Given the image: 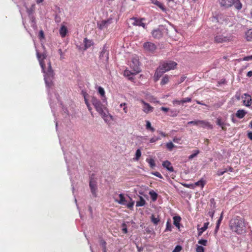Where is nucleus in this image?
Listing matches in <instances>:
<instances>
[{
	"instance_id": "f257e3e1",
	"label": "nucleus",
	"mask_w": 252,
	"mask_h": 252,
	"mask_svg": "<svg viewBox=\"0 0 252 252\" xmlns=\"http://www.w3.org/2000/svg\"><path fill=\"white\" fill-rule=\"evenodd\" d=\"M36 54L41 66L42 72L44 75V80L46 87L48 90V94L50 95V90L53 89L54 86L53 80L55 73L51 66V63L49 59H47L46 53L40 54L36 50Z\"/></svg>"
},
{
	"instance_id": "f03ea898",
	"label": "nucleus",
	"mask_w": 252,
	"mask_h": 252,
	"mask_svg": "<svg viewBox=\"0 0 252 252\" xmlns=\"http://www.w3.org/2000/svg\"><path fill=\"white\" fill-rule=\"evenodd\" d=\"M91 102L96 111L101 116L104 121L108 123L113 120L112 116L110 114L109 111L105 104H103L99 99L94 96L91 97Z\"/></svg>"
},
{
	"instance_id": "7ed1b4c3",
	"label": "nucleus",
	"mask_w": 252,
	"mask_h": 252,
	"mask_svg": "<svg viewBox=\"0 0 252 252\" xmlns=\"http://www.w3.org/2000/svg\"><path fill=\"white\" fill-rule=\"evenodd\" d=\"M247 223L244 218L236 216L231 219L229 221L230 230L237 234H242L246 232Z\"/></svg>"
},
{
	"instance_id": "20e7f679",
	"label": "nucleus",
	"mask_w": 252,
	"mask_h": 252,
	"mask_svg": "<svg viewBox=\"0 0 252 252\" xmlns=\"http://www.w3.org/2000/svg\"><path fill=\"white\" fill-rule=\"evenodd\" d=\"M212 35L213 36V42L215 43L220 44L227 42L231 40V36L229 34L220 28H216L214 29Z\"/></svg>"
},
{
	"instance_id": "39448f33",
	"label": "nucleus",
	"mask_w": 252,
	"mask_h": 252,
	"mask_svg": "<svg viewBox=\"0 0 252 252\" xmlns=\"http://www.w3.org/2000/svg\"><path fill=\"white\" fill-rule=\"evenodd\" d=\"M219 2L221 7L225 8L233 5L238 10H240L242 8V4L240 0H219Z\"/></svg>"
},
{
	"instance_id": "423d86ee",
	"label": "nucleus",
	"mask_w": 252,
	"mask_h": 252,
	"mask_svg": "<svg viewBox=\"0 0 252 252\" xmlns=\"http://www.w3.org/2000/svg\"><path fill=\"white\" fill-rule=\"evenodd\" d=\"M143 48L145 53L153 54L157 49V46L153 42L146 41L143 44Z\"/></svg>"
},
{
	"instance_id": "0eeeda50",
	"label": "nucleus",
	"mask_w": 252,
	"mask_h": 252,
	"mask_svg": "<svg viewBox=\"0 0 252 252\" xmlns=\"http://www.w3.org/2000/svg\"><path fill=\"white\" fill-rule=\"evenodd\" d=\"M167 30L163 26L160 25L158 28L152 31L151 33L153 37L155 39H160L165 32Z\"/></svg>"
},
{
	"instance_id": "6e6552de",
	"label": "nucleus",
	"mask_w": 252,
	"mask_h": 252,
	"mask_svg": "<svg viewBox=\"0 0 252 252\" xmlns=\"http://www.w3.org/2000/svg\"><path fill=\"white\" fill-rule=\"evenodd\" d=\"M177 65V63L173 61L163 62L159 64V66L166 72L174 69Z\"/></svg>"
},
{
	"instance_id": "1a4fd4ad",
	"label": "nucleus",
	"mask_w": 252,
	"mask_h": 252,
	"mask_svg": "<svg viewBox=\"0 0 252 252\" xmlns=\"http://www.w3.org/2000/svg\"><path fill=\"white\" fill-rule=\"evenodd\" d=\"M107 48L106 44L104 45L99 55V59L104 63H107L109 60V51Z\"/></svg>"
},
{
	"instance_id": "9d476101",
	"label": "nucleus",
	"mask_w": 252,
	"mask_h": 252,
	"mask_svg": "<svg viewBox=\"0 0 252 252\" xmlns=\"http://www.w3.org/2000/svg\"><path fill=\"white\" fill-rule=\"evenodd\" d=\"M130 67L134 71V73L137 74L141 71L140 63L136 58H133L130 64Z\"/></svg>"
},
{
	"instance_id": "9b49d317",
	"label": "nucleus",
	"mask_w": 252,
	"mask_h": 252,
	"mask_svg": "<svg viewBox=\"0 0 252 252\" xmlns=\"http://www.w3.org/2000/svg\"><path fill=\"white\" fill-rule=\"evenodd\" d=\"M89 187L90 188L91 193L93 196L94 197L97 196V186L96 182L91 178L89 182Z\"/></svg>"
},
{
	"instance_id": "f8f14e48",
	"label": "nucleus",
	"mask_w": 252,
	"mask_h": 252,
	"mask_svg": "<svg viewBox=\"0 0 252 252\" xmlns=\"http://www.w3.org/2000/svg\"><path fill=\"white\" fill-rule=\"evenodd\" d=\"M112 23V18H109L107 20H102L97 23V27L100 30L107 29L108 26Z\"/></svg>"
},
{
	"instance_id": "ddd939ff",
	"label": "nucleus",
	"mask_w": 252,
	"mask_h": 252,
	"mask_svg": "<svg viewBox=\"0 0 252 252\" xmlns=\"http://www.w3.org/2000/svg\"><path fill=\"white\" fill-rule=\"evenodd\" d=\"M140 102L143 104L142 110L146 114L149 113L153 111L154 108L149 103L146 102L144 100L141 99Z\"/></svg>"
},
{
	"instance_id": "4468645a",
	"label": "nucleus",
	"mask_w": 252,
	"mask_h": 252,
	"mask_svg": "<svg viewBox=\"0 0 252 252\" xmlns=\"http://www.w3.org/2000/svg\"><path fill=\"white\" fill-rule=\"evenodd\" d=\"M165 72H166V71L164 69H162V68L159 65L157 68L154 76L155 81H158Z\"/></svg>"
},
{
	"instance_id": "2eb2a0df",
	"label": "nucleus",
	"mask_w": 252,
	"mask_h": 252,
	"mask_svg": "<svg viewBox=\"0 0 252 252\" xmlns=\"http://www.w3.org/2000/svg\"><path fill=\"white\" fill-rule=\"evenodd\" d=\"M242 98H244L243 104L247 107L251 106L252 102V99L251 96L248 94H244L242 96Z\"/></svg>"
},
{
	"instance_id": "dca6fc26",
	"label": "nucleus",
	"mask_w": 252,
	"mask_h": 252,
	"mask_svg": "<svg viewBox=\"0 0 252 252\" xmlns=\"http://www.w3.org/2000/svg\"><path fill=\"white\" fill-rule=\"evenodd\" d=\"M198 126H199L203 128L207 127L209 129H212L213 128L212 126L209 122L204 120H198Z\"/></svg>"
},
{
	"instance_id": "f3484780",
	"label": "nucleus",
	"mask_w": 252,
	"mask_h": 252,
	"mask_svg": "<svg viewBox=\"0 0 252 252\" xmlns=\"http://www.w3.org/2000/svg\"><path fill=\"white\" fill-rule=\"evenodd\" d=\"M162 166L168 171L172 172L174 171L173 167L172 166L171 162L168 160H165L162 162Z\"/></svg>"
},
{
	"instance_id": "a211bd4d",
	"label": "nucleus",
	"mask_w": 252,
	"mask_h": 252,
	"mask_svg": "<svg viewBox=\"0 0 252 252\" xmlns=\"http://www.w3.org/2000/svg\"><path fill=\"white\" fill-rule=\"evenodd\" d=\"M151 2L152 3H154V4L158 6L160 9H161V10L163 12L166 11V8L164 6L163 3H161L158 0H151Z\"/></svg>"
},
{
	"instance_id": "6ab92c4d",
	"label": "nucleus",
	"mask_w": 252,
	"mask_h": 252,
	"mask_svg": "<svg viewBox=\"0 0 252 252\" xmlns=\"http://www.w3.org/2000/svg\"><path fill=\"white\" fill-rule=\"evenodd\" d=\"M133 19L135 20V22L133 23L134 25L141 26L144 29L147 28L146 24L142 22L143 19H138L136 18H133Z\"/></svg>"
},
{
	"instance_id": "aec40b11",
	"label": "nucleus",
	"mask_w": 252,
	"mask_h": 252,
	"mask_svg": "<svg viewBox=\"0 0 252 252\" xmlns=\"http://www.w3.org/2000/svg\"><path fill=\"white\" fill-rule=\"evenodd\" d=\"M119 196L120 197V199H115V201L118 203L119 204L123 205L126 204V202H127V200L126 199V198L125 197L124 194L120 193L119 194Z\"/></svg>"
},
{
	"instance_id": "412c9836",
	"label": "nucleus",
	"mask_w": 252,
	"mask_h": 252,
	"mask_svg": "<svg viewBox=\"0 0 252 252\" xmlns=\"http://www.w3.org/2000/svg\"><path fill=\"white\" fill-rule=\"evenodd\" d=\"M247 112L243 109L238 110L236 113V116L239 119L243 118L247 114Z\"/></svg>"
},
{
	"instance_id": "4be33fe9",
	"label": "nucleus",
	"mask_w": 252,
	"mask_h": 252,
	"mask_svg": "<svg viewBox=\"0 0 252 252\" xmlns=\"http://www.w3.org/2000/svg\"><path fill=\"white\" fill-rule=\"evenodd\" d=\"M84 50H86L90 48L93 44V42L92 40L88 39L87 38H85L84 39Z\"/></svg>"
},
{
	"instance_id": "5701e85b",
	"label": "nucleus",
	"mask_w": 252,
	"mask_h": 252,
	"mask_svg": "<svg viewBox=\"0 0 252 252\" xmlns=\"http://www.w3.org/2000/svg\"><path fill=\"white\" fill-rule=\"evenodd\" d=\"M206 184V181L203 178L200 179L198 181L195 182L193 184L194 185V188L197 186H199L203 189Z\"/></svg>"
},
{
	"instance_id": "b1692460",
	"label": "nucleus",
	"mask_w": 252,
	"mask_h": 252,
	"mask_svg": "<svg viewBox=\"0 0 252 252\" xmlns=\"http://www.w3.org/2000/svg\"><path fill=\"white\" fill-rule=\"evenodd\" d=\"M67 32V28L65 26L63 25L60 29V34L61 36L62 37H64L66 35Z\"/></svg>"
},
{
	"instance_id": "393cba45",
	"label": "nucleus",
	"mask_w": 252,
	"mask_h": 252,
	"mask_svg": "<svg viewBox=\"0 0 252 252\" xmlns=\"http://www.w3.org/2000/svg\"><path fill=\"white\" fill-rule=\"evenodd\" d=\"M181 218L180 216H174L173 217V224L178 228L180 227V222Z\"/></svg>"
},
{
	"instance_id": "a878e982",
	"label": "nucleus",
	"mask_w": 252,
	"mask_h": 252,
	"mask_svg": "<svg viewBox=\"0 0 252 252\" xmlns=\"http://www.w3.org/2000/svg\"><path fill=\"white\" fill-rule=\"evenodd\" d=\"M146 201L141 196H139V200L136 202V206L137 207H141L145 205Z\"/></svg>"
},
{
	"instance_id": "bb28decb",
	"label": "nucleus",
	"mask_w": 252,
	"mask_h": 252,
	"mask_svg": "<svg viewBox=\"0 0 252 252\" xmlns=\"http://www.w3.org/2000/svg\"><path fill=\"white\" fill-rule=\"evenodd\" d=\"M149 194H150L153 201H155L157 200L158 195V193L153 190L150 191Z\"/></svg>"
},
{
	"instance_id": "cd10ccee",
	"label": "nucleus",
	"mask_w": 252,
	"mask_h": 252,
	"mask_svg": "<svg viewBox=\"0 0 252 252\" xmlns=\"http://www.w3.org/2000/svg\"><path fill=\"white\" fill-rule=\"evenodd\" d=\"M169 81V77L167 75H165L162 78L161 82H160V85L163 86L164 85L168 83Z\"/></svg>"
},
{
	"instance_id": "c85d7f7f",
	"label": "nucleus",
	"mask_w": 252,
	"mask_h": 252,
	"mask_svg": "<svg viewBox=\"0 0 252 252\" xmlns=\"http://www.w3.org/2000/svg\"><path fill=\"white\" fill-rule=\"evenodd\" d=\"M128 198L129 199V201L128 202H126V204H125V206H126V207L129 209H131L133 208L134 204V201L132 200V198L128 196Z\"/></svg>"
},
{
	"instance_id": "c756f323",
	"label": "nucleus",
	"mask_w": 252,
	"mask_h": 252,
	"mask_svg": "<svg viewBox=\"0 0 252 252\" xmlns=\"http://www.w3.org/2000/svg\"><path fill=\"white\" fill-rule=\"evenodd\" d=\"M246 38L248 41L252 40V29L249 30L246 33Z\"/></svg>"
},
{
	"instance_id": "7c9ffc66",
	"label": "nucleus",
	"mask_w": 252,
	"mask_h": 252,
	"mask_svg": "<svg viewBox=\"0 0 252 252\" xmlns=\"http://www.w3.org/2000/svg\"><path fill=\"white\" fill-rule=\"evenodd\" d=\"M172 226L171 223V221L170 220H168L166 222V228L165 229V232L166 231H172Z\"/></svg>"
},
{
	"instance_id": "2f4dec72",
	"label": "nucleus",
	"mask_w": 252,
	"mask_h": 252,
	"mask_svg": "<svg viewBox=\"0 0 252 252\" xmlns=\"http://www.w3.org/2000/svg\"><path fill=\"white\" fill-rule=\"evenodd\" d=\"M146 161L149 164L151 168H153L156 166L155 162L153 158H147Z\"/></svg>"
},
{
	"instance_id": "473e14b6",
	"label": "nucleus",
	"mask_w": 252,
	"mask_h": 252,
	"mask_svg": "<svg viewBox=\"0 0 252 252\" xmlns=\"http://www.w3.org/2000/svg\"><path fill=\"white\" fill-rule=\"evenodd\" d=\"M216 124L217 125L221 127L222 129H224V126L225 123L223 122L220 118H218L216 121Z\"/></svg>"
},
{
	"instance_id": "72a5a7b5",
	"label": "nucleus",
	"mask_w": 252,
	"mask_h": 252,
	"mask_svg": "<svg viewBox=\"0 0 252 252\" xmlns=\"http://www.w3.org/2000/svg\"><path fill=\"white\" fill-rule=\"evenodd\" d=\"M100 245L102 247V251L103 252H106V242L103 239L100 240Z\"/></svg>"
},
{
	"instance_id": "f704fd0d",
	"label": "nucleus",
	"mask_w": 252,
	"mask_h": 252,
	"mask_svg": "<svg viewBox=\"0 0 252 252\" xmlns=\"http://www.w3.org/2000/svg\"><path fill=\"white\" fill-rule=\"evenodd\" d=\"M146 128L147 129L150 130L152 132H154L155 129L151 126V124L149 121H146Z\"/></svg>"
},
{
	"instance_id": "c9c22d12",
	"label": "nucleus",
	"mask_w": 252,
	"mask_h": 252,
	"mask_svg": "<svg viewBox=\"0 0 252 252\" xmlns=\"http://www.w3.org/2000/svg\"><path fill=\"white\" fill-rule=\"evenodd\" d=\"M179 112V111L176 109L171 110L169 112V115L171 117H176L178 115Z\"/></svg>"
},
{
	"instance_id": "e433bc0d",
	"label": "nucleus",
	"mask_w": 252,
	"mask_h": 252,
	"mask_svg": "<svg viewBox=\"0 0 252 252\" xmlns=\"http://www.w3.org/2000/svg\"><path fill=\"white\" fill-rule=\"evenodd\" d=\"M209 205L210 207L209 208H216V203L215 202L214 198H211L210 200Z\"/></svg>"
},
{
	"instance_id": "4c0bfd02",
	"label": "nucleus",
	"mask_w": 252,
	"mask_h": 252,
	"mask_svg": "<svg viewBox=\"0 0 252 252\" xmlns=\"http://www.w3.org/2000/svg\"><path fill=\"white\" fill-rule=\"evenodd\" d=\"M141 150L139 149H138L136 151L135 157L134 158V160H136V161L138 160L140 157H141Z\"/></svg>"
},
{
	"instance_id": "58836bf2",
	"label": "nucleus",
	"mask_w": 252,
	"mask_h": 252,
	"mask_svg": "<svg viewBox=\"0 0 252 252\" xmlns=\"http://www.w3.org/2000/svg\"><path fill=\"white\" fill-rule=\"evenodd\" d=\"M132 74H135V73H134V72H131L129 70H126L125 71H124V75L125 76H126V77H128V79L129 80H131L132 79V77H130V76L132 75Z\"/></svg>"
},
{
	"instance_id": "ea45409f",
	"label": "nucleus",
	"mask_w": 252,
	"mask_h": 252,
	"mask_svg": "<svg viewBox=\"0 0 252 252\" xmlns=\"http://www.w3.org/2000/svg\"><path fill=\"white\" fill-rule=\"evenodd\" d=\"M151 221L155 225H157L159 221V219L158 218H156L154 215L151 216Z\"/></svg>"
},
{
	"instance_id": "a19ab883",
	"label": "nucleus",
	"mask_w": 252,
	"mask_h": 252,
	"mask_svg": "<svg viewBox=\"0 0 252 252\" xmlns=\"http://www.w3.org/2000/svg\"><path fill=\"white\" fill-rule=\"evenodd\" d=\"M223 102L219 101L217 103H214L212 106L214 108V109H218V108H220L222 105Z\"/></svg>"
},
{
	"instance_id": "79ce46f5",
	"label": "nucleus",
	"mask_w": 252,
	"mask_h": 252,
	"mask_svg": "<svg viewBox=\"0 0 252 252\" xmlns=\"http://www.w3.org/2000/svg\"><path fill=\"white\" fill-rule=\"evenodd\" d=\"M97 91L102 97L105 96V91L102 87L100 86L98 87Z\"/></svg>"
},
{
	"instance_id": "37998d69",
	"label": "nucleus",
	"mask_w": 252,
	"mask_h": 252,
	"mask_svg": "<svg viewBox=\"0 0 252 252\" xmlns=\"http://www.w3.org/2000/svg\"><path fill=\"white\" fill-rule=\"evenodd\" d=\"M199 153V150H195V151H193V153L191 154L189 157V159H191L192 158H195V157L197 156V155Z\"/></svg>"
},
{
	"instance_id": "c03bdc74",
	"label": "nucleus",
	"mask_w": 252,
	"mask_h": 252,
	"mask_svg": "<svg viewBox=\"0 0 252 252\" xmlns=\"http://www.w3.org/2000/svg\"><path fill=\"white\" fill-rule=\"evenodd\" d=\"M216 208H209L208 215L212 219L215 213Z\"/></svg>"
},
{
	"instance_id": "a18cd8bd",
	"label": "nucleus",
	"mask_w": 252,
	"mask_h": 252,
	"mask_svg": "<svg viewBox=\"0 0 252 252\" xmlns=\"http://www.w3.org/2000/svg\"><path fill=\"white\" fill-rule=\"evenodd\" d=\"M166 146L169 151H172L173 148L174 147V145L172 142H170L166 143Z\"/></svg>"
},
{
	"instance_id": "49530a36",
	"label": "nucleus",
	"mask_w": 252,
	"mask_h": 252,
	"mask_svg": "<svg viewBox=\"0 0 252 252\" xmlns=\"http://www.w3.org/2000/svg\"><path fill=\"white\" fill-rule=\"evenodd\" d=\"M227 171V168H225L224 169H220L218 170L217 171V175L218 176H221L224 173L226 172Z\"/></svg>"
},
{
	"instance_id": "de8ad7c7",
	"label": "nucleus",
	"mask_w": 252,
	"mask_h": 252,
	"mask_svg": "<svg viewBox=\"0 0 252 252\" xmlns=\"http://www.w3.org/2000/svg\"><path fill=\"white\" fill-rule=\"evenodd\" d=\"M38 38L40 40H42L43 39H45V35H44V32L43 31V30H41L39 32V34H38Z\"/></svg>"
},
{
	"instance_id": "09e8293b",
	"label": "nucleus",
	"mask_w": 252,
	"mask_h": 252,
	"mask_svg": "<svg viewBox=\"0 0 252 252\" xmlns=\"http://www.w3.org/2000/svg\"><path fill=\"white\" fill-rule=\"evenodd\" d=\"M120 107L121 108H123V110L125 113H126L127 112V108L126 107V103H122L120 104Z\"/></svg>"
},
{
	"instance_id": "8fccbe9b",
	"label": "nucleus",
	"mask_w": 252,
	"mask_h": 252,
	"mask_svg": "<svg viewBox=\"0 0 252 252\" xmlns=\"http://www.w3.org/2000/svg\"><path fill=\"white\" fill-rule=\"evenodd\" d=\"M198 243L203 246H206L207 244V241L205 239H200L198 241Z\"/></svg>"
},
{
	"instance_id": "3c124183",
	"label": "nucleus",
	"mask_w": 252,
	"mask_h": 252,
	"mask_svg": "<svg viewBox=\"0 0 252 252\" xmlns=\"http://www.w3.org/2000/svg\"><path fill=\"white\" fill-rule=\"evenodd\" d=\"M196 252H204V249L201 246L197 245L196 248Z\"/></svg>"
},
{
	"instance_id": "603ef678",
	"label": "nucleus",
	"mask_w": 252,
	"mask_h": 252,
	"mask_svg": "<svg viewBox=\"0 0 252 252\" xmlns=\"http://www.w3.org/2000/svg\"><path fill=\"white\" fill-rule=\"evenodd\" d=\"M209 224V222H205L203 224V226L199 228L200 229V230L204 232L207 229Z\"/></svg>"
},
{
	"instance_id": "864d4df0",
	"label": "nucleus",
	"mask_w": 252,
	"mask_h": 252,
	"mask_svg": "<svg viewBox=\"0 0 252 252\" xmlns=\"http://www.w3.org/2000/svg\"><path fill=\"white\" fill-rule=\"evenodd\" d=\"M182 249V247L180 245H177L172 252H180Z\"/></svg>"
},
{
	"instance_id": "5fc2aeb1",
	"label": "nucleus",
	"mask_w": 252,
	"mask_h": 252,
	"mask_svg": "<svg viewBox=\"0 0 252 252\" xmlns=\"http://www.w3.org/2000/svg\"><path fill=\"white\" fill-rule=\"evenodd\" d=\"M182 104H184V103L186 102H189L191 101V97H186L182 99Z\"/></svg>"
},
{
	"instance_id": "6e6d98bb",
	"label": "nucleus",
	"mask_w": 252,
	"mask_h": 252,
	"mask_svg": "<svg viewBox=\"0 0 252 252\" xmlns=\"http://www.w3.org/2000/svg\"><path fill=\"white\" fill-rule=\"evenodd\" d=\"M152 174L160 178V179H162L163 178V177L161 175V174L158 172H152Z\"/></svg>"
},
{
	"instance_id": "4d7b16f0",
	"label": "nucleus",
	"mask_w": 252,
	"mask_h": 252,
	"mask_svg": "<svg viewBox=\"0 0 252 252\" xmlns=\"http://www.w3.org/2000/svg\"><path fill=\"white\" fill-rule=\"evenodd\" d=\"M172 103H173V104L174 105H180L181 104H182V100H177V99H175V100H173Z\"/></svg>"
},
{
	"instance_id": "13d9d810",
	"label": "nucleus",
	"mask_w": 252,
	"mask_h": 252,
	"mask_svg": "<svg viewBox=\"0 0 252 252\" xmlns=\"http://www.w3.org/2000/svg\"><path fill=\"white\" fill-rule=\"evenodd\" d=\"M159 139H160V138L159 137H153L150 139V143H155Z\"/></svg>"
},
{
	"instance_id": "bf43d9fd",
	"label": "nucleus",
	"mask_w": 252,
	"mask_h": 252,
	"mask_svg": "<svg viewBox=\"0 0 252 252\" xmlns=\"http://www.w3.org/2000/svg\"><path fill=\"white\" fill-rule=\"evenodd\" d=\"M223 218V212L221 213L220 216V217L219 219L217 220L216 224H218V225H220V224L222 221Z\"/></svg>"
},
{
	"instance_id": "052dcab7",
	"label": "nucleus",
	"mask_w": 252,
	"mask_h": 252,
	"mask_svg": "<svg viewBox=\"0 0 252 252\" xmlns=\"http://www.w3.org/2000/svg\"><path fill=\"white\" fill-rule=\"evenodd\" d=\"M122 227H123V228H122L123 232L124 233H126L127 232L126 225L124 223L122 224Z\"/></svg>"
},
{
	"instance_id": "680f3d73",
	"label": "nucleus",
	"mask_w": 252,
	"mask_h": 252,
	"mask_svg": "<svg viewBox=\"0 0 252 252\" xmlns=\"http://www.w3.org/2000/svg\"><path fill=\"white\" fill-rule=\"evenodd\" d=\"M184 186L185 187L191 189H194V185H193V184H184Z\"/></svg>"
},
{
	"instance_id": "e2e57ef3",
	"label": "nucleus",
	"mask_w": 252,
	"mask_h": 252,
	"mask_svg": "<svg viewBox=\"0 0 252 252\" xmlns=\"http://www.w3.org/2000/svg\"><path fill=\"white\" fill-rule=\"evenodd\" d=\"M55 20L56 23H60L61 22V17L58 15L56 14L55 16Z\"/></svg>"
},
{
	"instance_id": "0e129e2a",
	"label": "nucleus",
	"mask_w": 252,
	"mask_h": 252,
	"mask_svg": "<svg viewBox=\"0 0 252 252\" xmlns=\"http://www.w3.org/2000/svg\"><path fill=\"white\" fill-rule=\"evenodd\" d=\"M188 125H193L198 126V120L189 121L188 123Z\"/></svg>"
},
{
	"instance_id": "69168bd1",
	"label": "nucleus",
	"mask_w": 252,
	"mask_h": 252,
	"mask_svg": "<svg viewBox=\"0 0 252 252\" xmlns=\"http://www.w3.org/2000/svg\"><path fill=\"white\" fill-rule=\"evenodd\" d=\"M81 94L83 95L84 99L87 98V96L88 95V94L85 90H82Z\"/></svg>"
},
{
	"instance_id": "338daca9",
	"label": "nucleus",
	"mask_w": 252,
	"mask_h": 252,
	"mask_svg": "<svg viewBox=\"0 0 252 252\" xmlns=\"http://www.w3.org/2000/svg\"><path fill=\"white\" fill-rule=\"evenodd\" d=\"M252 60V55L245 57L243 58V61H249Z\"/></svg>"
},
{
	"instance_id": "774afa93",
	"label": "nucleus",
	"mask_w": 252,
	"mask_h": 252,
	"mask_svg": "<svg viewBox=\"0 0 252 252\" xmlns=\"http://www.w3.org/2000/svg\"><path fill=\"white\" fill-rule=\"evenodd\" d=\"M235 98L237 100H240V99H241V94H240V93H238V92H237L236 94H235Z\"/></svg>"
}]
</instances>
